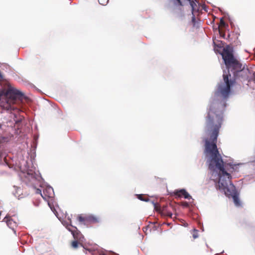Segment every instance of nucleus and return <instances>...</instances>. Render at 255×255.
Returning <instances> with one entry per match:
<instances>
[{"instance_id": "obj_1", "label": "nucleus", "mask_w": 255, "mask_h": 255, "mask_svg": "<svg viewBox=\"0 0 255 255\" xmlns=\"http://www.w3.org/2000/svg\"><path fill=\"white\" fill-rule=\"evenodd\" d=\"M217 103L211 104L206 120V128L209 139L205 140V153L210 158L209 169L220 170L218 182L219 188L225 189L231 182V175L224 169V162L217 146V137L222 124L223 116L222 110H216L219 107Z\"/></svg>"}, {"instance_id": "obj_2", "label": "nucleus", "mask_w": 255, "mask_h": 255, "mask_svg": "<svg viewBox=\"0 0 255 255\" xmlns=\"http://www.w3.org/2000/svg\"><path fill=\"white\" fill-rule=\"evenodd\" d=\"M221 54L226 67L228 69V73L230 71L234 77L233 79H230V74L224 73L223 77L224 84L218 86L217 93H220L224 98L226 99L230 93L231 87L236 82V79L242 76L241 74L243 72L244 68L241 63L234 56L232 49L230 46L228 45L225 47Z\"/></svg>"}, {"instance_id": "obj_3", "label": "nucleus", "mask_w": 255, "mask_h": 255, "mask_svg": "<svg viewBox=\"0 0 255 255\" xmlns=\"http://www.w3.org/2000/svg\"><path fill=\"white\" fill-rule=\"evenodd\" d=\"M6 96L8 98V103L14 104L18 101H22L23 97V94L19 91L10 89L6 92Z\"/></svg>"}, {"instance_id": "obj_4", "label": "nucleus", "mask_w": 255, "mask_h": 255, "mask_svg": "<svg viewBox=\"0 0 255 255\" xmlns=\"http://www.w3.org/2000/svg\"><path fill=\"white\" fill-rule=\"evenodd\" d=\"M54 194L53 189L50 187L45 188L43 190V193H41V196L45 200H47L49 198H52Z\"/></svg>"}, {"instance_id": "obj_5", "label": "nucleus", "mask_w": 255, "mask_h": 255, "mask_svg": "<svg viewBox=\"0 0 255 255\" xmlns=\"http://www.w3.org/2000/svg\"><path fill=\"white\" fill-rule=\"evenodd\" d=\"M174 194L179 197L183 196L185 199L191 198V196L184 189H181L180 190H176L174 192Z\"/></svg>"}, {"instance_id": "obj_6", "label": "nucleus", "mask_w": 255, "mask_h": 255, "mask_svg": "<svg viewBox=\"0 0 255 255\" xmlns=\"http://www.w3.org/2000/svg\"><path fill=\"white\" fill-rule=\"evenodd\" d=\"M3 221L6 223L7 225L11 229H13L16 226V223L14 221L9 215H7L3 219Z\"/></svg>"}, {"instance_id": "obj_7", "label": "nucleus", "mask_w": 255, "mask_h": 255, "mask_svg": "<svg viewBox=\"0 0 255 255\" xmlns=\"http://www.w3.org/2000/svg\"><path fill=\"white\" fill-rule=\"evenodd\" d=\"M66 228L70 232H71L75 239L78 238L79 232L77 230V228L76 227L73 226L72 225H69L67 226Z\"/></svg>"}, {"instance_id": "obj_8", "label": "nucleus", "mask_w": 255, "mask_h": 255, "mask_svg": "<svg viewBox=\"0 0 255 255\" xmlns=\"http://www.w3.org/2000/svg\"><path fill=\"white\" fill-rule=\"evenodd\" d=\"M100 219L96 216L91 215L87 217V224H94L99 222Z\"/></svg>"}, {"instance_id": "obj_9", "label": "nucleus", "mask_w": 255, "mask_h": 255, "mask_svg": "<svg viewBox=\"0 0 255 255\" xmlns=\"http://www.w3.org/2000/svg\"><path fill=\"white\" fill-rule=\"evenodd\" d=\"M161 214L163 216L172 218V214L168 207H163L161 210Z\"/></svg>"}, {"instance_id": "obj_10", "label": "nucleus", "mask_w": 255, "mask_h": 255, "mask_svg": "<svg viewBox=\"0 0 255 255\" xmlns=\"http://www.w3.org/2000/svg\"><path fill=\"white\" fill-rule=\"evenodd\" d=\"M6 124L4 123H0V134H3L7 130L8 126Z\"/></svg>"}, {"instance_id": "obj_11", "label": "nucleus", "mask_w": 255, "mask_h": 255, "mask_svg": "<svg viewBox=\"0 0 255 255\" xmlns=\"http://www.w3.org/2000/svg\"><path fill=\"white\" fill-rule=\"evenodd\" d=\"M184 1L189 3L190 5L192 8V12L193 13L194 11L196 10L195 7L197 6L196 2L194 1L191 0H184Z\"/></svg>"}, {"instance_id": "obj_12", "label": "nucleus", "mask_w": 255, "mask_h": 255, "mask_svg": "<svg viewBox=\"0 0 255 255\" xmlns=\"http://www.w3.org/2000/svg\"><path fill=\"white\" fill-rule=\"evenodd\" d=\"M77 220L79 222L83 223L84 224H87V217H84L81 215H79L77 217Z\"/></svg>"}, {"instance_id": "obj_13", "label": "nucleus", "mask_w": 255, "mask_h": 255, "mask_svg": "<svg viewBox=\"0 0 255 255\" xmlns=\"http://www.w3.org/2000/svg\"><path fill=\"white\" fill-rule=\"evenodd\" d=\"M5 109L8 110V111H17L18 110V109L16 108H15L14 106H11L10 104L7 103V104L6 105V107H5Z\"/></svg>"}, {"instance_id": "obj_14", "label": "nucleus", "mask_w": 255, "mask_h": 255, "mask_svg": "<svg viewBox=\"0 0 255 255\" xmlns=\"http://www.w3.org/2000/svg\"><path fill=\"white\" fill-rule=\"evenodd\" d=\"M227 26V24H226L225 21L224 20L223 18H222L220 19L219 25V29H220V27L222 26L223 27H225Z\"/></svg>"}, {"instance_id": "obj_15", "label": "nucleus", "mask_w": 255, "mask_h": 255, "mask_svg": "<svg viewBox=\"0 0 255 255\" xmlns=\"http://www.w3.org/2000/svg\"><path fill=\"white\" fill-rule=\"evenodd\" d=\"M79 243L77 241H74L71 243V246L74 249H77L79 246Z\"/></svg>"}, {"instance_id": "obj_16", "label": "nucleus", "mask_w": 255, "mask_h": 255, "mask_svg": "<svg viewBox=\"0 0 255 255\" xmlns=\"http://www.w3.org/2000/svg\"><path fill=\"white\" fill-rule=\"evenodd\" d=\"M173 1L174 4L177 5L183 6L184 5L181 0H173Z\"/></svg>"}, {"instance_id": "obj_17", "label": "nucleus", "mask_w": 255, "mask_h": 255, "mask_svg": "<svg viewBox=\"0 0 255 255\" xmlns=\"http://www.w3.org/2000/svg\"><path fill=\"white\" fill-rule=\"evenodd\" d=\"M100 4L105 5L108 2L109 0H98Z\"/></svg>"}, {"instance_id": "obj_18", "label": "nucleus", "mask_w": 255, "mask_h": 255, "mask_svg": "<svg viewBox=\"0 0 255 255\" xmlns=\"http://www.w3.org/2000/svg\"><path fill=\"white\" fill-rule=\"evenodd\" d=\"M192 235H193V237L194 239L198 238V231L194 230V231H193Z\"/></svg>"}, {"instance_id": "obj_19", "label": "nucleus", "mask_w": 255, "mask_h": 255, "mask_svg": "<svg viewBox=\"0 0 255 255\" xmlns=\"http://www.w3.org/2000/svg\"><path fill=\"white\" fill-rule=\"evenodd\" d=\"M192 14H193V13ZM192 22L193 23V25L194 26H195V24H196V18H195V15L194 14H193V16L192 17Z\"/></svg>"}, {"instance_id": "obj_20", "label": "nucleus", "mask_w": 255, "mask_h": 255, "mask_svg": "<svg viewBox=\"0 0 255 255\" xmlns=\"http://www.w3.org/2000/svg\"><path fill=\"white\" fill-rule=\"evenodd\" d=\"M138 198L139 200H141V201H147V200H146V199H144V198L143 197V196H142V195H138Z\"/></svg>"}, {"instance_id": "obj_21", "label": "nucleus", "mask_w": 255, "mask_h": 255, "mask_svg": "<svg viewBox=\"0 0 255 255\" xmlns=\"http://www.w3.org/2000/svg\"><path fill=\"white\" fill-rule=\"evenodd\" d=\"M219 32L220 34V35L223 37V38H225V33H223L222 31L220 30V29H219Z\"/></svg>"}, {"instance_id": "obj_22", "label": "nucleus", "mask_w": 255, "mask_h": 255, "mask_svg": "<svg viewBox=\"0 0 255 255\" xmlns=\"http://www.w3.org/2000/svg\"><path fill=\"white\" fill-rule=\"evenodd\" d=\"M252 80L254 82H255V73H254L253 74V78H252Z\"/></svg>"}, {"instance_id": "obj_23", "label": "nucleus", "mask_w": 255, "mask_h": 255, "mask_svg": "<svg viewBox=\"0 0 255 255\" xmlns=\"http://www.w3.org/2000/svg\"><path fill=\"white\" fill-rule=\"evenodd\" d=\"M36 193H40V194L42 193L41 192V190L38 189H37Z\"/></svg>"}, {"instance_id": "obj_24", "label": "nucleus", "mask_w": 255, "mask_h": 255, "mask_svg": "<svg viewBox=\"0 0 255 255\" xmlns=\"http://www.w3.org/2000/svg\"><path fill=\"white\" fill-rule=\"evenodd\" d=\"M235 203H236V205H239V203L238 202V201H237L235 199Z\"/></svg>"}, {"instance_id": "obj_25", "label": "nucleus", "mask_w": 255, "mask_h": 255, "mask_svg": "<svg viewBox=\"0 0 255 255\" xmlns=\"http://www.w3.org/2000/svg\"><path fill=\"white\" fill-rule=\"evenodd\" d=\"M225 107H226V104H224L222 106V109L225 108Z\"/></svg>"}, {"instance_id": "obj_26", "label": "nucleus", "mask_w": 255, "mask_h": 255, "mask_svg": "<svg viewBox=\"0 0 255 255\" xmlns=\"http://www.w3.org/2000/svg\"><path fill=\"white\" fill-rule=\"evenodd\" d=\"M100 255H105V254H100Z\"/></svg>"}, {"instance_id": "obj_27", "label": "nucleus", "mask_w": 255, "mask_h": 255, "mask_svg": "<svg viewBox=\"0 0 255 255\" xmlns=\"http://www.w3.org/2000/svg\"><path fill=\"white\" fill-rule=\"evenodd\" d=\"M186 205H188V203H186V204H185V206H186Z\"/></svg>"}, {"instance_id": "obj_28", "label": "nucleus", "mask_w": 255, "mask_h": 255, "mask_svg": "<svg viewBox=\"0 0 255 255\" xmlns=\"http://www.w3.org/2000/svg\"><path fill=\"white\" fill-rule=\"evenodd\" d=\"M186 205H188V203H186V204H185V206H186Z\"/></svg>"}]
</instances>
